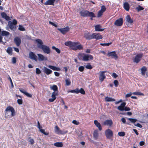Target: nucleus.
<instances>
[{"label": "nucleus", "instance_id": "obj_1", "mask_svg": "<svg viewBox=\"0 0 148 148\" xmlns=\"http://www.w3.org/2000/svg\"><path fill=\"white\" fill-rule=\"evenodd\" d=\"M35 40L37 43L38 48L41 49L45 53L49 54L50 53L51 49L49 47L43 45V43L41 40L37 39Z\"/></svg>", "mask_w": 148, "mask_h": 148}, {"label": "nucleus", "instance_id": "obj_2", "mask_svg": "<svg viewBox=\"0 0 148 148\" xmlns=\"http://www.w3.org/2000/svg\"><path fill=\"white\" fill-rule=\"evenodd\" d=\"M78 57L80 60L83 61H88L89 60H93V57L91 55L87 54L84 53H80L78 55Z\"/></svg>", "mask_w": 148, "mask_h": 148}, {"label": "nucleus", "instance_id": "obj_3", "mask_svg": "<svg viewBox=\"0 0 148 148\" xmlns=\"http://www.w3.org/2000/svg\"><path fill=\"white\" fill-rule=\"evenodd\" d=\"M79 14L82 16L83 17H95V14L93 12L88 10H83L80 11Z\"/></svg>", "mask_w": 148, "mask_h": 148}, {"label": "nucleus", "instance_id": "obj_4", "mask_svg": "<svg viewBox=\"0 0 148 148\" xmlns=\"http://www.w3.org/2000/svg\"><path fill=\"white\" fill-rule=\"evenodd\" d=\"M54 131L55 133L58 134L63 135L66 134L68 132V131H62L61 130L58 125H56L55 127Z\"/></svg>", "mask_w": 148, "mask_h": 148}, {"label": "nucleus", "instance_id": "obj_5", "mask_svg": "<svg viewBox=\"0 0 148 148\" xmlns=\"http://www.w3.org/2000/svg\"><path fill=\"white\" fill-rule=\"evenodd\" d=\"M105 132L107 138L108 139H110L113 136L112 131L109 129H108L106 130Z\"/></svg>", "mask_w": 148, "mask_h": 148}, {"label": "nucleus", "instance_id": "obj_6", "mask_svg": "<svg viewBox=\"0 0 148 148\" xmlns=\"http://www.w3.org/2000/svg\"><path fill=\"white\" fill-rule=\"evenodd\" d=\"M75 44L74 45V46H73L72 49L74 50H81L83 49V47L81 44L78 45L79 44L78 42H74Z\"/></svg>", "mask_w": 148, "mask_h": 148}, {"label": "nucleus", "instance_id": "obj_7", "mask_svg": "<svg viewBox=\"0 0 148 148\" xmlns=\"http://www.w3.org/2000/svg\"><path fill=\"white\" fill-rule=\"evenodd\" d=\"M143 56V54L140 53L136 55L135 58L133 59V62L136 63H138L141 60L142 57Z\"/></svg>", "mask_w": 148, "mask_h": 148}, {"label": "nucleus", "instance_id": "obj_8", "mask_svg": "<svg viewBox=\"0 0 148 148\" xmlns=\"http://www.w3.org/2000/svg\"><path fill=\"white\" fill-rule=\"evenodd\" d=\"M60 32L63 34H65L68 32L70 30V28L68 26H66L64 28H58Z\"/></svg>", "mask_w": 148, "mask_h": 148}, {"label": "nucleus", "instance_id": "obj_9", "mask_svg": "<svg viewBox=\"0 0 148 148\" xmlns=\"http://www.w3.org/2000/svg\"><path fill=\"white\" fill-rule=\"evenodd\" d=\"M92 39H95L96 40L101 39L103 37L99 33H95L92 34Z\"/></svg>", "mask_w": 148, "mask_h": 148}, {"label": "nucleus", "instance_id": "obj_10", "mask_svg": "<svg viewBox=\"0 0 148 148\" xmlns=\"http://www.w3.org/2000/svg\"><path fill=\"white\" fill-rule=\"evenodd\" d=\"M58 95V92H53L51 95L52 98H50L49 99V101L50 102H53L56 98V96Z\"/></svg>", "mask_w": 148, "mask_h": 148}, {"label": "nucleus", "instance_id": "obj_11", "mask_svg": "<svg viewBox=\"0 0 148 148\" xmlns=\"http://www.w3.org/2000/svg\"><path fill=\"white\" fill-rule=\"evenodd\" d=\"M106 71H100L99 73H100L99 76V79L101 82H102L104 79L106 77V76L105 75L104 73H106Z\"/></svg>", "mask_w": 148, "mask_h": 148}, {"label": "nucleus", "instance_id": "obj_12", "mask_svg": "<svg viewBox=\"0 0 148 148\" xmlns=\"http://www.w3.org/2000/svg\"><path fill=\"white\" fill-rule=\"evenodd\" d=\"M107 56L108 57L110 56L112 58H114L115 59H117L118 58L116 52L115 51L108 52L107 54Z\"/></svg>", "mask_w": 148, "mask_h": 148}, {"label": "nucleus", "instance_id": "obj_13", "mask_svg": "<svg viewBox=\"0 0 148 148\" xmlns=\"http://www.w3.org/2000/svg\"><path fill=\"white\" fill-rule=\"evenodd\" d=\"M123 24V19L122 18H120L116 20L114 24L117 26H121Z\"/></svg>", "mask_w": 148, "mask_h": 148}, {"label": "nucleus", "instance_id": "obj_14", "mask_svg": "<svg viewBox=\"0 0 148 148\" xmlns=\"http://www.w3.org/2000/svg\"><path fill=\"white\" fill-rule=\"evenodd\" d=\"M84 37L87 40H90L92 39V34L87 32L84 34Z\"/></svg>", "mask_w": 148, "mask_h": 148}, {"label": "nucleus", "instance_id": "obj_15", "mask_svg": "<svg viewBox=\"0 0 148 148\" xmlns=\"http://www.w3.org/2000/svg\"><path fill=\"white\" fill-rule=\"evenodd\" d=\"M5 111H10L11 112V115L12 116H14L15 114V110L12 106H9L7 107L5 109Z\"/></svg>", "mask_w": 148, "mask_h": 148}, {"label": "nucleus", "instance_id": "obj_16", "mask_svg": "<svg viewBox=\"0 0 148 148\" xmlns=\"http://www.w3.org/2000/svg\"><path fill=\"white\" fill-rule=\"evenodd\" d=\"M14 42L17 47L19 46L21 42V39L18 37H16L14 38Z\"/></svg>", "mask_w": 148, "mask_h": 148}, {"label": "nucleus", "instance_id": "obj_17", "mask_svg": "<svg viewBox=\"0 0 148 148\" xmlns=\"http://www.w3.org/2000/svg\"><path fill=\"white\" fill-rule=\"evenodd\" d=\"M29 57L31 59L34 60L36 61H37V56L32 52H30L29 53Z\"/></svg>", "mask_w": 148, "mask_h": 148}, {"label": "nucleus", "instance_id": "obj_18", "mask_svg": "<svg viewBox=\"0 0 148 148\" xmlns=\"http://www.w3.org/2000/svg\"><path fill=\"white\" fill-rule=\"evenodd\" d=\"M113 124L112 121L111 119L106 120L103 123L104 125L109 126V127H111Z\"/></svg>", "mask_w": 148, "mask_h": 148}, {"label": "nucleus", "instance_id": "obj_19", "mask_svg": "<svg viewBox=\"0 0 148 148\" xmlns=\"http://www.w3.org/2000/svg\"><path fill=\"white\" fill-rule=\"evenodd\" d=\"M37 55L38 56V59L39 61L47 60V57H45L43 55L41 54H38Z\"/></svg>", "mask_w": 148, "mask_h": 148}, {"label": "nucleus", "instance_id": "obj_20", "mask_svg": "<svg viewBox=\"0 0 148 148\" xmlns=\"http://www.w3.org/2000/svg\"><path fill=\"white\" fill-rule=\"evenodd\" d=\"M59 0H48L46 1L44 3V5H54V3L55 1H58Z\"/></svg>", "mask_w": 148, "mask_h": 148}, {"label": "nucleus", "instance_id": "obj_21", "mask_svg": "<svg viewBox=\"0 0 148 148\" xmlns=\"http://www.w3.org/2000/svg\"><path fill=\"white\" fill-rule=\"evenodd\" d=\"M44 72L47 75H49L51 74L52 71L51 69L47 68L45 66L44 67Z\"/></svg>", "mask_w": 148, "mask_h": 148}, {"label": "nucleus", "instance_id": "obj_22", "mask_svg": "<svg viewBox=\"0 0 148 148\" xmlns=\"http://www.w3.org/2000/svg\"><path fill=\"white\" fill-rule=\"evenodd\" d=\"M93 136L95 140H97L99 136L98 131L97 130L94 131Z\"/></svg>", "mask_w": 148, "mask_h": 148}, {"label": "nucleus", "instance_id": "obj_23", "mask_svg": "<svg viewBox=\"0 0 148 148\" xmlns=\"http://www.w3.org/2000/svg\"><path fill=\"white\" fill-rule=\"evenodd\" d=\"M94 123L96 126L98 128L99 130L101 131L102 130V128L101 126L97 120H95L94 121Z\"/></svg>", "mask_w": 148, "mask_h": 148}, {"label": "nucleus", "instance_id": "obj_24", "mask_svg": "<svg viewBox=\"0 0 148 148\" xmlns=\"http://www.w3.org/2000/svg\"><path fill=\"white\" fill-rule=\"evenodd\" d=\"M1 15L2 18L5 19L7 21H9L10 20L9 16H7L5 12L1 13Z\"/></svg>", "mask_w": 148, "mask_h": 148}, {"label": "nucleus", "instance_id": "obj_25", "mask_svg": "<svg viewBox=\"0 0 148 148\" xmlns=\"http://www.w3.org/2000/svg\"><path fill=\"white\" fill-rule=\"evenodd\" d=\"M141 75L145 76L147 71V68L145 66H143L141 68Z\"/></svg>", "mask_w": 148, "mask_h": 148}, {"label": "nucleus", "instance_id": "obj_26", "mask_svg": "<svg viewBox=\"0 0 148 148\" xmlns=\"http://www.w3.org/2000/svg\"><path fill=\"white\" fill-rule=\"evenodd\" d=\"M38 128L39 129L40 131L45 135H48L49 134V132H46L44 129H42V127L40 125L38 126Z\"/></svg>", "mask_w": 148, "mask_h": 148}, {"label": "nucleus", "instance_id": "obj_27", "mask_svg": "<svg viewBox=\"0 0 148 148\" xmlns=\"http://www.w3.org/2000/svg\"><path fill=\"white\" fill-rule=\"evenodd\" d=\"M65 45L66 46H70L71 47V48H72L73 46H74V42H72L71 41H68L66 42L65 43Z\"/></svg>", "mask_w": 148, "mask_h": 148}, {"label": "nucleus", "instance_id": "obj_28", "mask_svg": "<svg viewBox=\"0 0 148 148\" xmlns=\"http://www.w3.org/2000/svg\"><path fill=\"white\" fill-rule=\"evenodd\" d=\"M95 30L96 31H98V32L103 31L104 29V28H103V29L101 28V26L99 25H96L95 26Z\"/></svg>", "mask_w": 148, "mask_h": 148}, {"label": "nucleus", "instance_id": "obj_29", "mask_svg": "<svg viewBox=\"0 0 148 148\" xmlns=\"http://www.w3.org/2000/svg\"><path fill=\"white\" fill-rule=\"evenodd\" d=\"M123 8L126 10L129 11L130 8L129 4L127 2L124 3L123 4Z\"/></svg>", "mask_w": 148, "mask_h": 148}, {"label": "nucleus", "instance_id": "obj_30", "mask_svg": "<svg viewBox=\"0 0 148 148\" xmlns=\"http://www.w3.org/2000/svg\"><path fill=\"white\" fill-rule=\"evenodd\" d=\"M20 91L23 93L27 97H32V95L28 93L27 92H26L25 90H23L22 89H20Z\"/></svg>", "mask_w": 148, "mask_h": 148}, {"label": "nucleus", "instance_id": "obj_31", "mask_svg": "<svg viewBox=\"0 0 148 148\" xmlns=\"http://www.w3.org/2000/svg\"><path fill=\"white\" fill-rule=\"evenodd\" d=\"M126 21L130 23H133V20L131 18L130 15H128L126 17Z\"/></svg>", "mask_w": 148, "mask_h": 148}, {"label": "nucleus", "instance_id": "obj_32", "mask_svg": "<svg viewBox=\"0 0 148 148\" xmlns=\"http://www.w3.org/2000/svg\"><path fill=\"white\" fill-rule=\"evenodd\" d=\"M48 67L54 71H60V68L57 67L55 66L49 65Z\"/></svg>", "mask_w": 148, "mask_h": 148}, {"label": "nucleus", "instance_id": "obj_33", "mask_svg": "<svg viewBox=\"0 0 148 148\" xmlns=\"http://www.w3.org/2000/svg\"><path fill=\"white\" fill-rule=\"evenodd\" d=\"M8 25L9 27L11 30H12L13 31H14L16 30V27L14 26V25H13V23H12V22H11L10 23H9Z\"/></svg>", "mask_w": 148, "mask_h": 148}, {"label": "nucleus", "instance_id": "obj_34", "mask_svg": "<svg viewBox=\"0 0 148 148\" xmlns=\"http://www.w3.org/2000/svg\"><path fill=\"white\" fill-rule=\"evenodd\" d=\"M105 100L107 102L114 101H115V99L107 96L105 98Z\"/></svg>", "mask_w": 148, "mask_h": 148}, {"label": "nucleus", "instance_id": "obj_35", "mask_svg": "<svg viewBox=\"0 0 148 148\" xmlns=\"http://www.w3.org/2000/svg\"><path fill=\"white\" fill-rule=\"evenodd\" d=\"M12 49L11 47H9L6 50L7 52L10 55H11L12 54Z\"/></svg>", "mask_w": 148, "mask_h": 148}, {"label": "nucleus", "instance_id": "obj_36", "mask_svg": "<svg viewBox=\"0 0 148 148\" xmlns=\"http://www.w3.org/2000/svg\"><path fill=\"white\" fill-rule=\"evenodd\" d=\"M51 89L53 90L54 91V92H58V87L57 86L55 85H53L52 86L50 87Z\"/></svg>", "mask_w": 148, "mask_h": 148}, {"label": "nucleus", "instance_id": "obj_37", "mask_svg": "<svg viewBox=\"0 0 148 148\" xmlns=\"http://www.w3.org/2000/svg\"><path fill=\"white\" fill-rule=\"evenodd\" d=\"M54 145L56 147H62L63 146V144L62 142H56L54 143Z\"/></svg>", "mask_w": 148, "mask_h": 148}, {"label": "nucleus", "instance_id": "obj_38", "mask_svg": "<svg viewBox=\"0 0 148 148\" xmlns=\"http://www.w3.org/2000/svg\"><path fill=\"white\" fill-rule=\"evenodd\" d=\"M10 34V33L7 31H2L1 32V35L2 36H7L9 35Z\"/></svg>", "mask_w": 148, "mask_h": 148}, {"label": "nucleus", "instance_id": "obj_39", "mask_svg": "<svg viewBox=\"0 0 148 148\" xmlns=\"http://www.w3.org/2000/svg\"><path fill=\"white\" fill-rule=\"evenodd\" d=\"M68 92H71L72 93H75L76 94H78L79 93V89L78 88H76L75 90H71L69 91Z\"/></svg>", "mask_w": 148, "mask_h": 148}, {"label": "nucleus", "instance_id": "obj_40", "mask_svg": "<svg viewBox=\"0 0 148 148\" xmlns=\"http://www.w3.org/2000/svg\"><path fill=\"white\" fill-rule=\"evenodd\" d=\"M66 82L65 85L66 86H69L71 84V82L70 80L69 79H67L65 80Z\"/></svg>", "mask_w": 148, "mask_h": 148}, {"label": "nucleus", "instance_id": "obj_41", "mask_svg": "<svg viewBox=\"0 0 148 148\" xmlns=\"http://www.w3.org/2000/svg\"><path fill=\"white\" fill-rule=\"evenodd\" d=\"M52 48L53 49L55 50L58 53H60V50L58 48H56L55 47L53 46L52 47Z\"/></svg>", "mask_w": 148, "mask_h": 148}, {"label": "nucleus", "instance_id": "obj_42", "mask_svg": "<svg viewBox=\"0 0 148 148\" xmlns=\"http://www.w3.org/2000/svg\"><path fill=\"white\" fill-rule=\"evenodd\" d=\"M18 29L21 31H25V29L24 27L21 25H19Z\"/></svg>", "mask_w": 148, "mask_h": 148}, {"label": "nucleus", "instance_id": "obj_43", "mask_svg": "<svg viewBox=\"0 0 148 148\" xmlns=\"http://www.w3.org/2000/svg\"><path fill=\"white\" fill-rule=\"evenodd\" d=\"M136 9L138 12H139L144 9V8L143 7H142L140 5L137 7Z\"/></svg>", "mask_w": 148, "mask_h": 148}, {"label": "nucleus", "instance_id": "obj_44", "mask_svg": "<svg viewBox=\"0 0 148 148\" xmlns=\"http://www.w3.org/2000/svg\"><path fill=\"white\" fill-rule=\"evenodd\" d=\"M132 94L136 95H144V94L141 92H136L132 93Z\"/></svg>", "mask_w": 148, "mask_h": 148}, {"label": "nucleus", "instance_id": "obj_45", "mask_svg": "<svg viewBox=\"0 0 148 148\" xmlns=\"http://www.w3.org/2000/svg\"><path fill=\"white\" fill-rule=\"evenodd\" d=\"M118 134L120 136H124L125 135V133L124 132H119L118 133Z\"/></svg>", "mask_w": 148, "mask_h": 148}, {"label": "nucleus", "instance_id": "obj_46", "mask_svg": "<svg viewBox=\"0 0 148 148\" xmlns=\"http://www.w3.org/2000/svg\"><path fill=\"white\" fill-rule=\"evenodd\" d=\"M103 12H102L99 10L98 12L97 17L98 18L100 17L103 15Z\"/></svg>", "mask_w": 148, "mask_h": 148}, {"label": "nucleus", "instance_id": "obj_47", "mask_svg": "<svg viewBox=\"0 0 148 148\" xmlns=\"http://www.w3.org/2000/svg\"><path fill=\"white\" fill-rule=\"evenodd\" d=\"M106 10V8L105 6L103 5L101 6V9L100 10L103 13Z\"/></svg>", "mask_w": 148, "mask_h": 148}, {"label": "nucleus", "instance_id": "obj_48", "mask_svg": "<svg viewBox=\"0 0 148 148\" xmlns=\"http://www.w3.org/2000/svg\"><path fill=\"white\" fill-rule=\"evenodd\" d=\"M112 44V42H110V43H100V44L101 45V46H109V45H110L111 44Z\"/></svg>", "mask_w": 148, "mask_h": 148}, {"label": "nucleus", "instance_id": "obj_49", "mask_svg": "<svg viewBox=\"0 0 148 148\" xmlns=\"http://www.w3.org/2000/svg\"><path fill=\"white\" fill-rule=\"evenodd\" d=\"M79 93L83 95H85V92L84 90L82 88H81L80 90H79Z\"/></svg>", "mask_w": 148, "mask_h": 148}, {"label": "nucleus", "instance_id": "obj_50", "mask_svg": "<svg viewBox=\"0 0 148 148\" xmlns=\"http://www.w3.org/2000/svg\"><path fill=\"white\" fill-rule=\"evenodd\" d=\"M128 120H129L131 123H135L136 122L137 120L136 119H132V118H128Z\"/></svg>", "mask_w": 148, "mask_h": 148}, {"label": "nucleus", "instance_id": "obj_51", "mask_svg": "<svg viewBox=\"0 0 148 148\" xmlns=\"http://www.w3.org/2000/svg\"><path fill=\"white\" fill-rule=\"evenodd\" d=\"M29 139H30L29 140V142L30 143V144L31 145L33 144L34 143V140L32 139V138L31 137H29L28 138Z\"/></svg>", "mask_w": 148, "mask_h": 148}, {"label": "nucleus", "instance_id": "obj_52", "mask_svg": "<svg viewBox=\"0 0 148 148\" xmlns=\"http://www.w3.org/2000/svg\"><path fill=\"white\" fill-rule=\"evenodd\" d=\"M84 69V67L83 66H80L78 68V70L80 72L83 71Z\"/></svg>", "mask_w": 148, "mask_h": 148}, {"label": "nucleus", "instance_id": "obj_53", "mask_svg": "<svg viewBox=\"0 0 148 148\" xmlns=\"http://www.w3.org/2000/svg\"><path fill=\"white\" fill-rule=\"evenodd\" d=\"M86 68L89 69H91L92 68V66L90 65V63H88V64L86 66Z\"/></svg>", "mask_w": 148, "mask_h": 148}, {"label": "nucleus", "instance_id": "obj_54", "mask_svg": "<svg viewBox=\"0 0 148 148\" xmlns=\"http://www.w3.org/2000/svg\"><path fill=\"white\" fill-rule=\"evenodd\" d=\"M72 123L75 125H77L79 124V122L77 121L76 120H73L72 121Z\"/></svg>", "mask_w": 148, "mask_h": 148}, {"label": "nucleus", "instance_id": "obj_55", "mask_svg": "<svg viewBox=\"0 0 148 148\" xmlns=\"http://www.w3.org/2000/svg\"><path fill=\"white\" fill-rule=\"evenodd\" d=\"M8 79L10 81V82L11 83V86L12 88H13L14 87V86L13 84V83L12 80L10 76L9 77Z\"/></svg>", "mask_w": 148, "mask_h": 148}, {"label": "nucleus", "instance_id": "obj_56", "mask_svg": "<svg viewBox=\"0 0 148 148\" xmlns=\"http://www.w3.org/2000/svg\"><path fill=\"white\" fill-rule=\"evenodd\" d=\"M17 103L19 105H21L23 103V100L22 99H18L17 100Z\"/></svg>", "mask_w": 148, "mask_h": 148}, {"label": "nucleus", "instance_id": "obj_57", "mask_svg": "<svg viewBox=\"0 0 148 148\" xmlns=\"http://www.w3.org/2000/svg\"><path fill=\"white\" fill-rule=\"evenodd\" d=\"M36 73L37 74H39L41 73V71L40 69L38 68L36 69Z\"/></svg>", "mask_w": 148, "mask_h": 148}, {"label": "nucleus", "instance_id": "obj_58", "mask_svg": "<svg viewBox=\"0 0 148 148\" xmlns=\"http://www.w3.org/2000/svg\"><path fill=\"white\" fill-rule=\"evenodd\" d=\"M114 83L116 87H117L119 84V82L117 80H115L114 81Z\"/></svg>", "mask_w": 148, "mask_h": 148}, {"label": "nucleus", "instance_id": "obj_59", "mask_svg": "<svg viewBox=\"0 0 148 148\" xmlns=\"http://www.w3.org/2000/svg\"><path fill=\"white\" fill-rule=\"evenodd\" d=\"M49 23L50 24L52 25L55 27H58V25L56 24H55L54 23L50 21H49Z\"/></svg>", "mask_w": 148, "mask_h": 148}, {"label": "nucleus", "instance_id": "obj_60", "mask_svg": "<svg viewBox=\"0 0 148 148\" xmlns=\"http://www.w3.org/2000/svg\"><path fill=\"white\" fill-rule=\"evenodd\" d=\"M132 92H130V93L126 94L125 96V97L128 98L130 97L132 95Z\"/></svg>", "mask_w": 148, "mask_h": 148}, {"label": "nucleus", "instance_id": "obj_61", "mask_svg": "<svg viewBox=\"0 0 148 148\" xmlns=\"http://www.w3.org/2000/svg\"><path fill=\"white\" fill-rule=\"evenodd\" d=\"M118 109L120 111H122L124 110V108L120 105L118 107Z\"/></svg>", "mask_w": 148, "mask_h": 148}, {"label": "nucleus", "instance_id": "obj_62", "mask_svg": "<svg viewBox=\"0 0 148 148\" xmlns=\"http://www.w3.org/2000/svg\"><path fill=\"white\" fill-rule=\"evenodd\" d=\"M126 105V103L125 102H123L121 104L120 106H121L122 107H123L124 108L125 107V106Z\"/></svg>", "mask_w": 148, "mask_h": 148}, {"label": "nucleus", "instance_id": "obj_63", "mask_svg": "<svg viewBox=\"0 0 148 148\" xmlns=\"http://www.w3.org/2000/svg\"><path fill=\"white\" fill-rule=\"evenodd\" d=\"M12 23H13V25H16L17 23V21L15 19H13L12 21Z\"/></svg>", "mask_w": 148, "mask_h": 148}, {"label": "nucleus", "instance_id": "obj_64", "mask_svg": "<svg viewBox=\"0 0 148 148\" xmlns=\"http://www.w3.org/2000/svg\"><path fill=\"white\" fill-rule=\"evenodd\" d=\"M112 76L115 78H116L118 77V75L115 73H113Z\"/></svg>", "mask_w": 148, "mask_h": 148}]
</instances>
